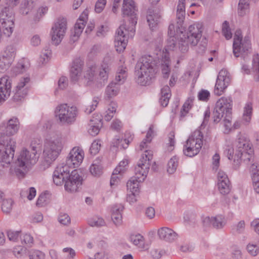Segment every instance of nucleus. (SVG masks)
Wrapping results in <instances>:
<instances>
[{
  "instance_id": "f257e3e1",
  "label": "nucleus",
  "mask_w": 259,
  "mask_h": 259,
  "mask_svg": "<svg viewBox=\"0 0 259 259\" xmlns=\"http://www.w3.org/2000/svg\"><path fill=\"white\" fill-rule=\"evenodd\" d=\"M158 63L157 61L151 56L143 57L141 61L138 62L136 67L137 82L141 85L151 84L155 78L158 66H160L163 77L168 78L170 71V60L168 54H163Z\"/></svg>"
},
{
  "instance_id": "f03ea898",
  "label": "nucleus",
  "mask_w": 259,
  "mask_h": 259,
  "mask_svg": "<svg viewBox=\"0 0 259 259\" xmlns=\"http://www.w3.org/2000/svg\"><path fill=\"white\" fill-rule=\"evenodd\" d=\"M20 126L19 119L13 117L7 122L0 125V162L3 167L5 164L9 165L13 159L15 147L8 137L16 134Z\"/></svg>"
},
{
  "instance_id": "7ed1b4c3",
  "label": "nucleus",
  "mask_w": 259,
  "mask_h": 259,
  "mask_svg": "<svg viewBox=\"0 0 259 259\" xmlns=\"http://www.w3.org/2000/svg\"><path fill=\"white\" fill-rule=\"evenodd\" d=\"M126 8H124V3L123 2L122 9L123 17H130L128 19L130 25L128 27L126 25H122L117 29L115 36L114 46L117 52L121 53L125 49L127 43V37L126 35L132 37L135 32V26L137 23V17L136 12L138 9L135 6L134 1H131L129 3H126Z\"/></svg>"
},
{
  "instance_id": "20e7f679",
  "label": "nucleus",
  "mask_w": 259,
  "mask_h": 259,
  "mask_svg": "<svg viewBox=\"0 0 259 259\" xmlns=\"http://www.w3.org/2000/svg\"><path fill=\"white\" fill-rule=\"evenodd\" d=\"M201 26L199 24L190 25L186 34L180 36L178 46L182 53H185L189 50V45L195 46L202 36ZM177 39L175 36H169L167 41V47L169 50H173L177 48Z\"/></svg>"
},
{
  "instance_id": "39448f33",
  "label": "nucleus",
  "mask_w": 259,
  "mask_h": 259,
  "mask_svg": "<svg viewBox=\"0 0 259 259\" xmlns=\"http://www.w3.org/2000/svg\"><path fill=\"white\" fill-rule=\"evenodd\" d=\"M153 155L151 151L146 150L135 168V176L127 182V189L133 194H138L139 184L146 178Z\"/></svg>"
},
{
  "instance_id": "423d86ee",
  "label": "nucleus",
  "mask_w": 259,
  "mask_h": 259,
  "mask_svg": "<svg viewBox=\"0 0 259 259\" xmlns=\"http://www.w3.org/2000/svg\"><path fill=\"white\" fill-rule=\"evenodd\" d=\"M39 145H33L31 143L30 149L23 148L20 152L15 161V172L18 177H24L27 169L35 164L39 158L37 149Z\"/></svg>"
},
{
  "instance_id": "0eeeda50",
  "label": "nucleus",
  "mask_w": 259,
  "mask_h": 259,
  "mask_svg": "<svg viewBox=\"0 0 259 259\" xmlns=\"http://www.w3.org/2000/svg\"><path fill=\"white\" fill-rule=\"evenodd\" d=\"M232 102L231 98L222 97L215 104L212 116L215 123L224 118V125L229 130L231 126Z\"/></svg>"
},
{
  "instance_id": "6e6552de",
  "label": "nucleus",
  "mask_w": 259,
  "mask_h": 259,
  "mask_svg": "<svg viewBox=\"0 0 259 259\" xmlns=\"http://www.w3.org/2000/svg\"><path fill=\"white\" fill-rule=\"evenodd\" d=\"M236 149L235 154H234V148L231 145H226L224 149V154L229 160H233L234 162L239 163L240 153L252 149L249 140L244 135L239 133L237 136L236 142Z\"/></svg>"
},
{
  "instance_id": "1a4fd4ad",
  "label": "nucleus",
  "mask_w": 259,
  "mask_h": 259,
  "mask_svg": "<svg viewBox=\"0 0 259 259\" xmlns=\"http://www.w3.org/2000/svg\"><path fill=\"white\" fill-rule=\"evenodd\" d=\"M63 148L62 139L58 137L47 141L44 150V161L42 163L45 167H49L60 154Z\"/></svg>"
},
{
  "instance_id": "9d476101",
  "label": "nucleus",
  "mask_w": 259,
  "mask_h": 259,
  "mask_svg": "<svg viewBox=\"0 0 259 259\" xmlns=\"http://www.w3.org/2000/svg\"><path fill=\"white\" fill-rule=\"evenodd\" d=\"M203 135L200 131H195L188 138L184 145V154L192 157L199 153L203 145Z\"/></svg>"
},
{
  "instance_id": "9b49d317",
  "label": "nucleus",
  "mask_w": 259,
  "mask_h": 259,
  "mask_svg": "<svg viewBox=\"0 0 259 259\" xmlns=\"http://www.w3.org/2000/svg\"><path fill=\"white\" fill-rule=\"evenodd\" d=\"M55 115L64 124H71L75 122L78 114L76 107L62 104L56 107Z\"/></svg>"
},
{
  "instance_id": "f8f14e48",
  "label": "nucleus",
  "mask_w": 259,
  "mask_h": 259,
  "mask_svg": "<svg viewBox=\"0 0 259 259\" xmlns=\"http://www.w3.org/2000/svg\"><path fill=\"white\" fill-rule=\"evenodd\" d=\"M250 41L248 37L242 39L241 31L237 30L234 35L233 44V51L234 56L238 57L240 54L245 53L250 48Z\"/></svg>"
},
{
  "instance_id": "ddd939ff",
  "label": "nucleus",
  "mask_w": 259,
  "mask_h": 259,
  "mask_svg": "<svg viewBox=\"0 0 259 259\" xmlns=\"http://www.w3.org/2000/svg\"><path fill=\"white\" fill-rule=\"evenodd\" d=\"M0 22L4 28V33L10 36L13 31L14 22L13 14L9 8L5 7L2 9L0 13Z\"/></svg>"
},
{
  "instance_id": "4468645a",
  "label": "nucleus",
  "mask_w": 259,
  "mask_h": 259,
  "mask_svg": "<svg viewBox=\"0 0 259 259\" xmlns=\"http://www.w3.org/2000/svg\"><path fill=\"white\" fill-rule=\"evenodd\" d=\"M66 19L60 18L53 26L51 32L52 41L55 45H59L66 32Z\"/></svg>"
},
{
  "instance_id": "2eb2a0df",
  "label": "nucleus",
  "mask_w": 259,
  "mask_h": 259,
  "mask_svg": "<svg viewBox=\"0 0 259 259\" xmlns=\"http://www.w3.org/2000/svg\"><path fill=\"white\" fill-rule=\"evenodd\" d=\"M82 178L77 169L73 170L70 176L66 179L64 185L66 191L70 192H76L82 185Z\"/></svg>"
},
{
  "instance_id": "dca6fc26",
  "label": "nucleus",
  "mask_w": 259,
  "mask_h": 259,
  "mask_svg": "<svg viewBox=\"0 0 259 259\" xmlns=\"http://www.w3.org/2000/svg\"><path fill=\"white\" fill-rule=\"evenodd\" d=\"M231 79L229 73L226 70L222 69L219 73L217 79L214 93L220 96L229 85Z\"/></svg>"
},
{
  "instance_id": "f3484780",
  "label": "nucleus",
  "mask_w": 259,
  "mask_h": 259,
  "mask_svg": "<svg viewBox=\"0 0 259 259\" xmlns=\"http://www.w3.org/2000/svg\"><path fill=\"white\" fill-rule=\"evenodd\" d=\"M84 157V152L78 147L73 148L66 159V163L73 167L78 166Z\"/></svg>"
},
{
  "instance_id": "a211bd4d",
  "label": "nucleus",
  "mask_w": 259,
  "mask_h": 259,
  "mask_svg": "<svg viewBox=\"0 0 259 259\" xmlns=\"http://www.w3.org/2000/svg\"><path fill=\"white\" fill-rule=\"evenodd\" d=\"M12 81L8 76L0 78V104L6 101L10 96Z\"/></svg>"
},
{
  "instance_id": "6ab92c4d",
  "label": "nucleus",
  "mask_w": 259,
  "mask_h": 259,
  "mask_svg": "<svg viewBox=\"0 0 259 259\" xmlns=\"http://www.w3.org/2000/svg\"><path fill=\"white\" fill-rule=\"evenodd\" d=\"M30 81L28 77L22 78L16 86L14 95L13 99L14 101H21L27 95L28 93V87L27 83Z\"/></svg>"
},
{
  "instance_id": "aec40b11",
  "label": "nucleus",
  "mask_w": 259,
  "mask_h": 259,
  "mask_svg": "<svg viewBox=\"0 0 259 259\" xmlns=\"http://www.w3.org/2000/svg\"><path fill=\"white\" fill-rule=\"evenodd\" d=\"M203 223L204 226L212 225L214 228L220 229L226 225L227 220L224 215L218 214L213 217H205L203 220Z\"/></svg>"
},
{
  "instance_id": "412c9836",
  "label": "nucleus",
  "mask_w": 259,
  "mask_h": 259,
  "mask_svg": "<svg viewBox=\"0 0 259 259\" xmlns=\"http://www.w3.org/2000/svg\"><path fill=\"white\" fill-rule=\"evenodd\" d=\"M83 61L80 58L75 59L70 71V80L73 83L76 82L79 79L82 70Z\"/></svg>"
},
{
  "instance_id": "4be33fe9",
  "label": "nucleus",
  "mask_w": 259,
  "mask_h": 259,
  "mask_svg": "<svg viewBox=\"0 0 259 259\" xmlns=\"http://www.w3.org/2000/svg\"><path fill=\"white\" fill-rule=\"evenodd\" d=\"M87 19L88 14L84 11L78 19L74 25L73 31L71 33V37L73 42L76 41L81 34Z\"/></svg>"
},
{
  "instance_id": "5701e85b",
  "label": "nucleus",
  "mask_w": 259,
  "mask_h": 259,
  "mask_svg": "<svg viewBox=\"0 0 259 259\" xmlns=\"http://www.w3.org/2000/svg\"><path fill=\"white\" fill-rule=\"evenodd\" d=\"M157 234L160 239L167 242H172L178 237L176 232L171 229L165 227L159 229Z\"/></svg>"
},
{
  "instance_id": "b1692460",
  "label": "nucleus",
  "mask_w": 259,
  "mask_h": 259,
  "mask_svg": "<svg viewBox=\"0 0 259 259\" xmlns=\"http://www.w3.org/2000/svg\"><path fill=\"white\" fill-rule=\"evenodd\" d=\"M96 117H93L90 120V128L88 130V132L93 136L98 135L100 127L102 126L101 117L98 115Z\"/></svg>"
},
{
  "instance_id": "393cba45",
  "label": "nucleus",
  "mask_w": 259,
  "mask_h": 259,
  "mask_svg": "<svg viewBox=\"0 0 259 259\" xmlns=\"http://www.w3.org/2000/svg\"><path fill=\"white\" fill-rule=\"evenodd\" d=\"M133 140L132 135H130L127 138L122 139L118 137H116L112 141L111 144V148L114 150V148H117L120 147L121 148L126 149L129 143Z\"/></svg>"
},
{
  "instance_id": "a878e982",
  "label": "nucleus",
  "mask_w": 259,
  "mask_h": 259,
  "mask_svg": "<svg viewBox=\"0 0 259 259\" xmlns=\"http://www.w3.org/2000/svg\"><path fill=\"white\" fill-rule=\"evenodd\" d=\"M185 1L179 0L177 10V19L178 27L182 26L185 18Z\"/></svg>"
},
{
  "instance_id": "bb28decb",
  "label": "nucleus",
  "mask_w": 259,
  "mask_h": 259,
  "mask_svg": "<svg viewBox=\"0 0 259 259\" xmlns=\"http://www.w3.org/2000/svg\"><path fill=\"white\" fill-rule=\"evenodd\" d=\"M161 15L154 11H149L147 16V21L150 29L153 30L160 22Z\"/></svg>"
},
{
  "instance_id": "cd10ccee",
  "label": "nucleus",
  "mask_w": 259,
  "mask_h": 259,
  "mask_svg": "<svg viewBox=\"0 0 259 259\" xmlns=\"http://www.w3.org/2000/svg\"><path fill=\"white\" fill-rule=\"evenodd\" d=\"M119 87L117 83H115L114 81L110 83L107 87L105 91V99L110 100L111 98L116 96L119 91Z\"/></svg>"
},
{
  "instance_id": "c85d7f7f",
  "label": "nucleus",
  "mask_w": 259,
  "mask_h": 259,
  "mask_svg": "<svg viewBox=\"0 0 259 259\" xmlns=\"http://www.w3.org/2000/svg\"><path fill=\"white\" fill-rule=\"evenodd\" d=\"M35 0H22L20 7L19 12L23 15H26L32 11L34 7Z\"/></svg>"
},
{
  "instance_id": "c756f323",
  "label": "nucleus",
  "mask_w": 259,
  "mask_h": 259,
  "mask_svg": "<svg viewBox=\"0 0 259 259\" xmlns=\"http://www.w3.org/2000/svg\"><path fill=\"white\" fill-rule=\"evenodd\" d=\"M171 97L170 89L167 85H164L161 89V97L159 99V103L163 107H166L169 102Z\"/></svg>"
},
{
  "instance_id": "7c9ffc66",
  "label": "nucleus",
  "mask_w": 259,
  "mask_h": 259,
  "mask_svg": "<svg viewBox=\"0 0 259 259\" xmlns=\"http://www.w3.org/2000/svg\"><path fill=\"white\" fill-rule=\"evenodd\" d=\"M127 76V68L123 66H119L116 72L115 78V83H117L120 85L123 84Z\"/></svg>"
},
{
  "instance_id": "2f4dec72",
  "label": "nucleus",
  "mask_w": 259,
  "mask_h": 259,
  "mask_svg": "<svg viewBox=\"0 0 259 259\" xmlns=\"http://www.w3.org/2000/svg\"><path fill=\"white\" fill-rule=\"evenodd\" d=\"M70 166L67 163L65 164L64 163L60 164L57 166L54 173L67 179L70 176L69 170V167Z\"/></svg>"
},
{
  "instance_id": "473e14b6",
  "label": "nucleus",
  "mask_w": 259,
  "mask_h": 259,
  "mask_svg": "<svg viewBox=\"0 0 259 259\" xmlns=\"http://www.w3.org/2000/svg\"><path fill=\"white\" fill-rule=\"evenodd\" d=\"M110 71V66L104 61L101 65L99 74L100 79L102 80V81H100L101 84L104 83L105 81L107 80Z\"/></svg>"
},
{
  "instance_id": "72a5a7b5",
  "label": "nucleus",
  "mask_w": 259,
  "mask_h": 259,
  "mask_svg": "<svg viewBox=\"0 0 259 259\" xmlns=\"http://www.w3.org/2000/svg\"><path fill=\"white\" fill-rule=\"evenodd\" d=\"M95 72V68L94 67L90 68L86 71L84 78L87 85H91L94 83Z\"/></svg>"
},
{
  "instance_id": "f704fd0d",
  "label": "nucleus",
  "mask_w": 259,
  "mask_h": 259,
  "mask_svg": "<svg viewBox=\"0 0 259 259\" xmlns=\"http://www.w3.org/2000/svg\"><path fill=\"white\" fill-rule=\"evenodd\" d=\"M253 151L252 149H250V150L245 151L243 153L242 152L240 153V156L239 157V160L238 161L239 162L238 164H237V162H234V165L235 167L236 168L239 167V166L240 164V162L242 160H243L244 161H251L252 159V154L253 153Z\"/></svg>"
},
{
  "instance_id": "c9c22d12",
  "label": "nucleus",
  "mask_w": 259,
  "mask_h": 259,
  "mask_svg": "<svg viewBox=\"0 0 259 259\" xmlns=\"http://www.w3.org/2000/svg\"><path fill=\"white\" fill-rule=\"evenodd\" d=\"M154 136V133L153 131V126L151 125L149 127V130L147 132L146 138L143 140L140 145V150H142L145 148L147 147L146 144L150 143L151 141Z\"/></svg>"
},
{
  "instance_id": "e433bc0d",
  "label": "nucleus",
  "mask_w": 259,
  "mask_h": 259,
  "mask_svg": "<svg viewBox=\"0 0 259 259\" xmlns=\"http://www.w3.org/2000/svg\"><path fill=\"white\" fill-rule=\"evenodd\" d=\"M249 0H240L238 4V14L243 16L248 12Z\"/></svg>"
},
{
  "instance_id": "4c0bfd02",
  "label": "nucleus",
  "mask_w": 259,
  "mask_h": 259,
  "mask_svg": "<svg viewBox=\"0 0 259 259\" xmlns=\"http://www.w3.org/2000/svg\"><path fill=\"white\" fill-rule=\"evenodd\" d=\"M51 55V50L49 47H46L41 51L40 57L39 58V62L42 64H46L48 62Z\"/></svg>"
},
{
  "instance_id": "58836bf2",
  "label": "nucleus",
  "mask_w": 259,
  "mask_h": 259,
  "mask_svg": "<svg viewBox=\"0 0 259 259\" xmlns=\"http://www.w3.org/2000/svg\"><path fill=\"white\" fill-rule=\"evenodd\" d=\"M14 201L11 199H6L3 200L1 208L2 211L6 214H9L12 210Z\"/></svg>"
},
{
  "instance_id": "ea45409f",
  "label": "nucleus",
  "mask_w": 259,
  "mask_h": 259,
  "mask_svg": "<svg viewBox=\"0 0 259 259\" xmlns=\"http://www.w3.org/2000/svg\"><path fill=\"white\" fill-rule=\"evenodd\" d=\"M252 70L255 74V80L259 81V55H254L252 61Z\"/></svg>"
},
{
  "instance_id": "a19ab883",
  "label": "nucleus",
  "mask_w": 259,
  "mask_h": 259,
  "mask_svg": "<svg viewBox=\"0 0 259 259\" xmlns=\"http://www.w3.org/2000/svg\"><path fill=\"white\" fill-rule=\"evenodd\" d=\"M15 55V49L13 45L8 46L5 50L2 56L13 62Z\"/></svg>"
},
{
  "instance_id": "79ce46f5",
  "label": "nucleus",
  "mask_w": 259,
  "mask_h": 259,
  "mask_svg": "<svg viewBox=\"0 0 259 259\" xmlns=\"http://www.w3.org/2000/svg\"><path fill=\"white\" fill-rule=\"evenodd\" d=\"M252 111V104L250 103H247L246 104L244 108V112L243 114V119L246 122H249Z\"/></svg>"
},
{
  "instance_id": "37998d69",
  "label": "nucleus",
  "mask_w": 259,
  "mask_h": 259,
  "mask_svg": "<svg viewBox=\"0 0 259 259\" xmlns=\"http://www.w3.org/2000/svg\"><path fill=\"white\" fill-rule=\"evenodd\" d=\"M90 172L92 175L98 177L102 174V166L99 164V162L93 163L90 166Z\"/></svg>"
},
{
  "instance_id": "c03bdc74",
  "label": "nucleus",
  "mask_w": 259,
  "mask_h": 259,
  "mask_svg": "<svg viewBox=\"0 0 259 259\" xmlns=\"http://www.w3.org/2000/svg\"><path fill=\"white\" fill-rule=\"evenodd\" d=\"M218 189L220 192L223 195H227L229 193L231 190L230 182L218 183Z\"/></svg>"
},
{
  "instance_id": "a18cd8bd",
  "label": "nucleus",
  "mask_w": 259,
  "mask_h": 259,
  "mask_svg": "<svg viewBox=\"0 0 259 259\" xmlns=\"http://www.w3.org/2000/svg\"><path fill=\"white\" fill-rule=\"evenodd\" d=\"M178 166V160L176 157H172L168 162L167 163V172L172 174L175 172Z\"/></svg>"
},
{
  "instance_id": "49530a36",
  "label": "nucleus",
  "mask_w": 259,
  "mask_h": 259,
  "mask_svg": "<svg viewBox=\"0 0 259 259\" xmlns=\"http://www.w3.org/2000/svg\"><path fill=\"white\" fill-rule=\"evenodd\" d=\"M88 224L91 227H101L105 225V222L102 218L97 217L91 218L88 221Z\"/></svg>"
},
{
  "instance_id": "de8ad7c7",
  "label": "nucleus",
  "mask_w": 259,
  "mask_h": 259,
  "mask_svg": "<svg viewBox=\"0 0 259 259\" xmlns=\"http://www.w3.org/2000/svg\"><path fill=\"white\" fill-rule=\"evenodd\" d=\"M222 32L227 39H230L232 36L229 22L225 21L222 24Z\"/></svg>"
},
{
  "instance_id": "09e8293b",
  "label": "nucleus",
  "mask_w": 259,
  "mask_h": 259,
  "mask_svg": "<svg viewBox=\"0 0 259 259\" xmlns=\"http://www.w3.org/2000/svg\"><path fill=\"white\" fill-rule=\"evenodd\" d=\"M12 62L5 57H0V73L7 70Z\"/></svg>"
},
{
  "instance_id": "8fccbe9b",
  "label": "nucleus",
  "mask_w": 259,
  "mask_h": 259,
  "mask_svg": "<svg viewBox=\"0 0 259 259\" xmlns=\"http://www.w3.org/2000/svg\"><path fill=\"white\" fill-rule=\"evenodd\" d=\"M245 229V222L244 221H240L237 224L232 226V231L234 233H243Z\"/></svg>"
},
{
  "instance_id": "3c124183",
  "label": "nucleus",
  "mask_w": 259,
  "mask_h": 259,
  "mask_svg": "<svg viewBox=\"0 0 259 259\" xmlns=\"http://www.w3.org/2000/svg\"><path fill=\"white\" fill-rule=\"evenodd\" d=\"M99 101V99L97 97L93 98L92 104L88 106L86 108L85 112L87 114H90L92 112L94 111L97 107Z\"/></svg>"
},
{
  "instance_id": "603ef678",
  "label": "nucleus",
  "mask_w": 259,
  "mask_h": 259,
  "mask_svg": "<svg viewBox=\"0 0 259 259\" xmlns=\"http://www.w3.org/2000/svg\"><path fill=\"white\" fill-rule=\"evenodd\" d=\"M100 147L101 144L99 141H94L92 143L90 149L91 153L93 155L96 154L99 151Z\"/></svg>"
},
{
  "instance_id": "864d4df0",
  "label": "nucleus",
  "mask_w": 259,
  "mask_h": 259,
  "mask_svg": "<svg viewBox=\"0 0 259 259\" xmlns=\"http://www.w3.org/2000/svg\"><path fill=\"white\" fill-rule=\"evenodd\" d=\"M106 4V0H98L95 7V11L96 13H100L104 9Z\"/></svg>"
},
{
  "instance_id": "5fc2aeb1",
  "label": "nucleus",
  "mask_w": 259,
  "mask_h": 259,
  "mask_svg": "<svg viewBox=\"0 0 259 259\" xmlns=\"http://www.w3.org/2000/svg\"><path fill=\"white\" fill-rule=\"evenodd\" d=\"M143 237L140 234L136 235H132L130 237L131 242H132L134 245H138L141 242H142Z\"/></svg>"
},
{
  "instance_id": "6e6d98bb",
  "label": "nucleus",
  "mask_w": 259,
  "mask_h": 259,
  "mask_svg": "<svg viewBox=\"0 0 259 259\" xmlns=\"http://www.w3.org/2000/svg\"><path fill=\"white\" fill-rule=\"evenodd\" d=\"M190 108L191 105L189 101H187L186 102H185L182 107V108L181 110L180 118L181 119L186 115Z\"/></svg>"
},
{
  "instance_id": "4d7b16f0",
  "label": "nucleus",
  "mask_w": 259,
  "mask_h": 259,
  "mask_svg": "<svg viewBox=\"0 0 259 259\" xmlns=\"http://www.w3.org/2000/svg\"><path fill=\"white\" fill-rule=\"evenodd\" d=\"M209 92L208 91L205 90H201L198 95V99L203 101H207L209 99Z\"/></svg>"
},
{
  "instance_id": "13d9d810",
  "label": "nucleus",
  "mask_w": 259,
  "mask_h": 259,
  "mask_svg": "<svg viewBox=\"0 0 259 259\" xmlns=\"http://www.w3.org/2000/svg\"><path fill=\"white\" fill-rule=\"evenodd\" d=\"M45 254L39 250H35L30 255V259H45Z\"/></svg>"
},
{
  "instance_id": "bf43d9fd",
  "label": "nucleus",
  "mask_w": 259,
  "mask_h": 259,
  "mask_svg": "<svg viewBox=\"0 0 259 259\" xmlns=\"http://www.w3.org/2000/svg\"><path fill=\"white\" fill-rule=\"evenodd\" d=\"M58 221L61 224L67 225L70 223V218L67 214L64 213L59 215Z\"/></svg>"
},
{
  "instance_id": "052dcab7",
  "label": "nucleus",
  "mask_w": 259,
  "mask_h": 259,
  "mask_svg": "<svg viewBox=\"0 0 259 259\" xmlns=\"http://www.w3.org/2000/svg\"><path fill=\"white\" fill-rule=\"evenodd\" d=\"M66 181V179L64 177L60 176V175L55 174L54 172L53 174V181L54 183L57 185L60 186L64 182L65 183Z\"/></svg>"
},
{
  "instance_id": "680f3d73",
  "label": "nucleus",
  "mask_w": 259,
  "mask_h": 259,
  "mask_svg": "<svg viewBox=\"0 0 259 259\" xmlns=\"http://www.w3.org/2000/svg\"><path fill=\"white\" fill-rule=\"evenodd\" d=\"M207 45V40L205 37H203L198 45L199 50L198 52L199 53L204 52Z\"/></svg>"
},
{
  "instance_id": "e2e57ef3",
  "label": "nucleus",
  "mask_w": 259,
  "mask_h": 259,
  "mask_svg": "<svg viewBox=\"0 0 259 259\" xmlns=\"http://www.w3.org/2000/svg\"><path fill=\"white\" fill-rule=\"evenodd\" d=\"M218 183L230 182L227 175L223 171H219L218 173Z\"/></svg>"
},
{
  "instance_id": "0e129e2a",
  "label": "nucleus",
  "mask_w": 259,
  "mask_h": 259,
  "mask_svg": "<svg viewBox=\"0 0 259 259\" xmlns=\"http://www.w3.org/2000/svg\"><path fill=\"white\" fill-rule=\"evenodd\" d=\"M111 218L114 223L116 225H120L122 221L121 213H115V212L111 213Z\"/></svg>"
},
{
  "instance_id": "69168bd1",
  "label": "nucleus",
  "mask_w": 259,
  "mask_h": 259,
  "mask_svg": "<svg viewBox=\"0 0 259 259\" xmlns=\"http://www.w3.org/2000/svg\"><path fill=\"white\" fill-rule=\"evenodd\" d=\"M47 201L46 193H41L38 197L36 204L38 206H42Z\"/></svg>"
},
{
  "instance_id": "338daca9",
  "label": "nucleus",
  "mask_w": 259,
  "mask_h": 259,
  "mask_svg": "<svg viewBox=\"0 0 259 259\" xmlns=\"http://www.w3.org/2000/svg\"><path fill=\"white\" fill-rule=\"evenodd\" d=\"M58 87L61 90H63L68 85V79L65 76H62L58 80Z\"/></svg>"
},
{
  "instance_id": "774afa93",
  "label": "nucleus",
  "mask_w": 259,
  "mask_h": 259,
  "mask_svg": "<svg viewBox=\"0 0 259 259\" xmlns=\"http://www.w3.org/2000/svg\"><path fill=\"white\" fill-rule=\"evenodd\" d=\"M19 235V232H14L12 231H9L7 232V236L9 239L11 241H16L18 240Z\"/></svg>"
}]
</instances>
